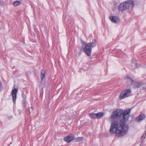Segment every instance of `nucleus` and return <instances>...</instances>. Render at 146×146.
<instances>
[{"label": "nucleus", "instance_id": "f257e3e1", "mask_svg": "<svg viewBox=\"0 0 146 146\" xmlns=\"http://www.w3.org/2000/svg\"><path fill=\"white\" fill-rule=\"evenodd\" d=\"M131 109L128 108L123 111L121 109L114 110L111 114V119L112 121L110 130V133L113 134L115 133L117 136H123L128 132L129 127L125 124V121L129 117Z\"/></svg>", "mask_w": 146, "mask_h": 146}, {"label": "nucleus", "instance_id": "f03ea898", "mask_svg": "<svg viewBox=\"0 0 146 146\" xmlns=\"http://www.w3.org/2000/svg\"><path fill=\"white\" fill-rule=\"evenodd\" d=\"M96 44V40L94 39L92 43H88L86 46L84 48V51L88 56H90L91 54L92 48L95 46Z\"/></svg>", "mask_w": 146, "mask_h": 146}, {"label": "nucleus", "instance_id": "7ed1b4c3", "mask_svg": "<svg viewBox=\"0 0 146 146\" xmlns=\"http://www.w3.org/2000/svg\"><path fill=\"white\" fill-rule=\"evenodd\" d=\"M131 95V91L130 89H126L123 90L119 95V98L122 100Z\"/></svg>", "mask_w": 146, "mask_h": 146}, {"label": "nucleus", "instance_id": "20e7f679", "mask_svg": "<svg viewBox=\"0 0 146 146\" xmlns=\"http://www.w3.org/2000/svg\"><path fill=\"white\" fill-rule=\"evenodd\" d=\"M18 92V89L17 88H15L13 89L11 94L12 97V100L13 103L15 104L16 102V100L17 98V93Z\"/></svg>", "mask_w": 146, "mask_h": 146}, {"label": "nucleus", "instance_id": "39448f33", "mask_svg": "<svg viewBox=\"0 0 146 146\" xmlns=\"http://www.w3.org/2000/svg\"><path fill=\"white\" fill-rule=\"evenodd\" d=\"M125 3H126L127 9H131L134 6V2L132 1H125Z\"/></svg>", "mask_w": 146, "mask_h": 146}, {"label": "nucleus", "instance_id": "423d86ee", "mask_svg": "<svg viewBox=\"0 0 146 146\" xmlns=\"http://www.w3.org/2000/svg\"><path fill=\"white\" fill-rule=\"evenodd\" d=\"M126 6L125 2L121 3L118 6V9L120 11H123L127 9Z\"/></svg>", "mask_w": 146, "mask_h": 146}, {"label": "nucleus", "instance_id": "0eeeda50", "mask_svg": "<svg viewBox=\"0 0 146 146\" xmlns=\"http://www.w3.org/2000/svg\"><path fill=\"white\" fill-rule=\"evenodd\" d=\"M74 138V136L71 134L64 138V140L66 142L69 143Z\"/></svg>", "mask_w": 146, "mask_h": 146}, {"label": "nucleus", "instance_id": "6e6552de", "mask_svg": "<svg viewBox=\"0 0 146 146\" xmlns=\"http://www.w3.org/2000/svg\"><path fill=\"white\" fill-rule=\"evenodd\" d=\"M109 19L113 23H117L119 22V20L117 17L110 16L109 17Z\"/></svg>", "mask_w": 146, "mask_h": 146}, {"label": "nucleus", "instance_id": "1a4fd4ad", "mask_svg": "<svg viewBox=\"0 0 146 146\" xmlns=\"http://www.w3.org/2000/svg\"><path fill=\"white\" fill-rule=\"evenodd\" d=\"M145 118V116L144 115L141 114L136 118L135 120L137 121H140L143 120Z\"/></svg>", "mask_w": 146, "mask_h": 146}, {"label": "nucleus", "instance_id": "9d476101", "mask_svg": "<svg viewBox=\"0 0 146 146\" xmlns=\"http://www.w3.org/2000/svg\"><path fill=\"white\" fill-rule=\"evenodd\" d=\"M96 118L98 119L104 116V113L103 112H98L96 113Z\"/></svg>", "mask_w": 146, "mask_h": 146}, {"label": "nucleus", "instance_id": "9b49d317", "mask_svg": "<svg viewBox=\"0 0 146 146\" xmlns=\"http://www.w3.org/2000/svg\"><path fill=\"white\" fill-rule=\"evenodd\" d=\"M133 87L134 88H138L141 86V84L140 83H135L133 84Z\"/></svg>", "mask_w": 146, "mask_h": 146}, {"label": "nucleus", "instance_id": "f8f14e48", "mask_svg": "<svg viewBox=\"0 0 146 146\" xmlns=\"http://www.w3.org/2000/svg\"><path fill=\"white\" fill-rule=\"evenodd\" d=\"M117 3L116 1H113L112 2V7L113 9L116 8L117 6Z\"/></svg>", "mask_w": 146, "mask_h": 146}, {"label": "nucleus", "instance_id": "ddd939ff", "mask_svg": "<svg viewBox=\"0 0 146 146\" xmlns=\"http://www.w3.org/2000/svg\"><path fill=\"white\" fill-rule=\"evenodd\" d=\"M45 73V72L44 70H42V71L40 75V78L42 80L44 79Z\"/></svg>", "mask_w": 146, "mask_h": 146}, {"label": "nucleus", "instance_id": "4468645a", "mask_svg": "<svg viewBox=\"0 0 146 146\" xmlns=\"http://www.w3.org/2000/svg\"><path fill=\"white\" fill-rule=\"evenodd\" d=\"M126 80L127 83H130L131 85L133 84V80L131 78L127 77L126 78Z\"/></svg>", "mask_w": 146, "mask_h": 146}, {"label": "nucleus", "instance_id": "2eb2a0df", "mask_svg": "<svg viewBox=\"0 0 146 146\" xmlns=\"http://www.w3.org/2000/svg\"><path fill=\"white\" fill-rule=\"evenodd\" d=\"M21 4V2L19 1H16L14 2L13 4L14 6H17L20 5Z\"/></svg>", "mask_w": 146, "mask_h": 146}, {"label": "nucleus", "instance_id": "dca6fc26", "mask_svg": "<svg viewBox=\"0 0 146 146\" xmlns=\"http://www.w3.org/2000/svg\"><path fill=\"white\" fill-rule=\"evenodd\" d=\"M89 116L91 118L94 119L96 118V113H90L89 114Z\"/></svg>", "mask_w": 146, "mask_h": 146}, {"label": "nucleus", "instance_id": "f3484780", "mask_svg": "<svg viewBox=\"0 0 146 146\" xmlns=\"http://www.w3.org/2000/svg\"><path fill=\"white\" fill-rule=\"evenodd\" d=\"M65 116L66 117V119H70L72 118V116L70 115H68L67 113H66L65 114Z\"/></svg>", "mask_w": 146, "mask_h": 146}, {"label": "nucleus", "instance_id": "a211bd4d", "mask_svg": "<svg viewBox=\"0 0 146 146\" xmlns=\"http://www.w3.org/2000/svg\"><path fill=\"white\" fill-rule=\"evenodd\" d=\"M22 102L23 104V107H25L26 105V100L24 99L22 100Z\"/></svg>", "mask_w": 146, "mask_h": 146}, {"label": "nucleus", "instance_id": "6ab92c4d", "mask_svg": "<svg viewBox=\"0 0 146 146\" xmlns=\"http://www.w3.org/2000/svg\"><path fill=\"white\" fill-rule=\"evenodd\" d=\"M15 113L16 115L19 114L21 112V110H17L15 111Z\"/></svg>", "mask_w": 146, "mask_h": 146}, {"label": "nucleus", "instance_id": "aec40b11", "mask_svg": "<svg viewBox=\"0 0 146 146\" xmlns=\"http://www.w3.org/2000/svg\"><path fill=\"white\" fill-rule=\"evenodd\" d=\"M146 136V131H145L144 132V134L142 136L141 138H142L143 137V138H145Z\"/></svg>", "mask_w": 146, "mask_h": 146}, {"label": "nucleus", "instance_id": "412c9836", "mask_svg": "<svg viewBox=\"0 0 146 146\" xmlns=\"http://www.w3.org/2000/svg\"><path fill=\"white\" fill-rule=\"evenodd\" d=\"M82 137H78L77 138V140L78 141H79L82 140Z\"/></svg>", "mask_w": 146, "mask_h": 146}, {"label": "nucleus", "instance_id": "4be33fe9", "mask_svg": "<svg viewBox=\"0 0 146 146\" xmlns=\"http://www.w3.org/2000/svg\"><path fill=\"white\" fill-rule=\"evenodd\" d=\"M23 98L24 99H25L26 98V97L25 95H24L23 94Z\"/></svg>", "mask_w": 146, "mask_h": 146}, {"label": "nucleus", "instance_id": "5701e85b", "mask_svg": "<svg viewBox=\"0 0 146 146\" xmlns=\"http://www.w3.org/2000/svg\"><path fill=\"white\" fill-rule=\"evenodd\" d=\"M81 41H82V43L83 44H86V43L84 41H82V40H81Z\"/></svg>", "mask_w": 146, "mask_h": 146}, {"label": "nucleus", "instance_id": "b1692460", "mask_svg": "<svg viewBox=\"0 0 146 146\" xmlns=\"http://www.w3.org/2000/svg\"><path fill=\"white\" fill-rule=\"evenodd\" d=\"M8 146H9V145H8Z\"/></svg>", "mask_w": 146, "mask_h": 146}]
</instances>
